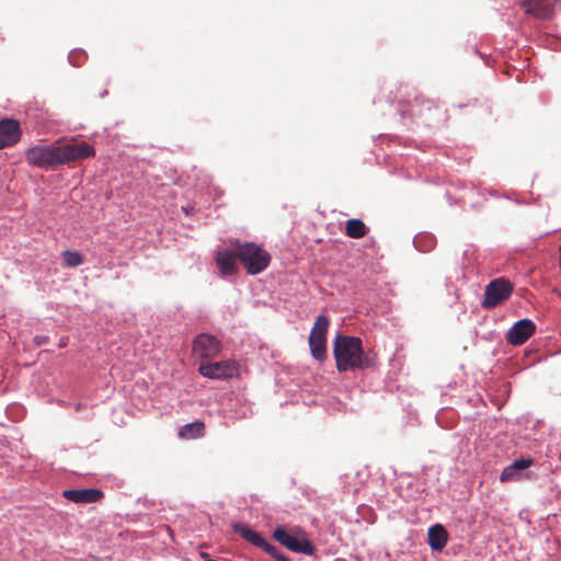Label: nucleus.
Masks as SVG:
<instances>
[{"label":"nucleus","mask_w":561,"mask_h":561,"mask_svg":"<svg viewBox=\"0 0 561 561\" xmlns=\"http://www.w3.org/2000/svg\"><path fill=\"white\" fill-rule=\"evenodd\" d=\"M514 289V285L505 277L491 280L484 289V299L481 302L483 309H493L506 301Z\"/></svg>","instance_id":"nucleus-4"},{"label":"nucleus","mask_w":561,"mask_h":561,"mask_svg":"<svg viewBox=\"0 0 561 561\" xmlns=\"http://www.w3.org/2000/svg\"><path fill=\"white\" fill-rule=\"evenodd\" d=\"M205 434V424L201 421L188 423L180 428L179 436L183 439H194L203 437Z\"/></svg>","instance_id":"nucleus-20"},{"label":"nucleus","mask_w":561,"mask_h":561,"mask_svg":"<svg viewBox=\"0 0 561 561\" xmlns=\"http://www.w3.org/2000/svg\"><path fill=\"white\" fill-rule=\"evenodd\" d=\"M62 496L73 503L90 504L102 500L104 493L100 489L65 490Z\"/></svg>","instance_id":"nucleus-13"},{"label":"nucleus","mask_w":561,"mask_h":561,"mask_svg":"<svg viewBox=\"0 0 561 561\" xmlns=\"http://www.w3.org/2000/svg\"><path fill=\"white\" fill-rule=\"evenodd\" d=\"M198 371L210 379H228L238 374V365L233 360L206 363L199 366Z\"/></svg>","instance_id":"nucleus-7"},{"label":"nucleus","mask_w":561,"mask_h":561,"mask_svg":"<svg viewBox=\"0 0 561 561\" xmlns=\"http://www.w3.org/2000/svg\"><path fill=\"white\" fill-rule=\"evenodd\" d=\"M265 552H267L271 557L275 558L278 561H289V559L278 551V549L275 546H272L271 543H266V546L263 548Z\"/></svg>","instance_id":"nucleus-22"},{"label":"nucleus","mask_w":561,"mask_h":561,"mask_svg":"<svg viewBox=\"0 0 561 561\" xmlns=\"http://www.w3.org/2000/svg\"><path fill=\"white\" fill-rule=\"evenodd\" d=\"M333 356L339 373L365 370L376 364L375 354L364 351L362 339L341 333L333 340Z\"/></svg>","instance_id":"nucleus-1"},{"label":"nucleus","mask_w":561,"mask_h":561,"mask_svg":"<svg viewBox=\"0 0 561 561\" xmlns=\"http://www.w3.org/2000/svg\"><path fill=\"white\" fill-rule=\"evenodd\" d=\"M236 255L250 275L263 272L271 262L268 252L253 242H237Z\"/></svg>","instance_id":"nucleus-2"},{"label":"nucleus","mask_w":561,"mask_h":561,"mask_svg":"<svg viewBox=\"0 0 561 561\" xmlns=\"http://www.w3.org/2000/svg\"><path fill=\"white\" fill-rule=\"evenodd\" d=\"M536 331L535 323L529 319L517 321L507 332L506 341L512 345L524 344Z\"/></svg>","instance_id":"nucleus-10"},{"label":"nucleus","mask_w":561,"mask_h":561,"mask_svg":"<svg viewBox=\"0 0 561 561\" xmlns=\"http://www.w3.org/2000/svg\"><path fill=\"white\" fill-rule=\"evenodd\" d=\"M520 5L527 14L538 19H548L552 14L553 0H523Z\"/></svg>","instance_id":"nucleus-14"},{"label":"nucleus","mask_w":561,"mask_h":561,"mask_svg":"<svg viewBox=\"0 0 561 561\" xmlns=\"http://www.w3.org/2000/svg\"><path fill=\"white\" fill-rule=\"evenodd\" d=\"M448 540V534L446 529L436 524L428 529V545L435 551H442Z\"/></svg>","instance_id":"nucleus-17"},{"label":"nucleus","mask_w":561,"mask_h":561,"mask_svg":"<svg viewBox=\"0 0 561 561\" xmlns=\"http://www.w3.org/2000/svg\"><path fill=\"white\" fill-rule=\"evenodd\" d=\"M534 465V459L531 457L519 458L514 460L510 466L505 467L500 476L501 482H515L519 481L527 476L524 474V471Z\"/></svg>","instance_id":"nucleus-12"},{"label":"nucleus","mask_w":561,"mask_h":561,"mask_svg":"<svg viewBox=\"0 0 561 561\" xmlns=\"http://www.w3.org/2000/svg\"><path fill=\"white\" fill-rule=\"evenodd\" d=\"M234 533L240 535L244 540L250 542L251 545L263 549L267 541L261 536V534L256 533L255 530L251 529L248 525L242 523H233L231 525Z\"/></svg>","instance_id":"nucleus-15"},{"label":"nucleus","mask_w":561,"mask_h":561,"mask_svg":"<svg viewBox=\"0 0 561 561\" xmlns=\"http://www.w3.org/2000/svg\"><path fill=\"white\" fill-rule=\"evenodd\" d=\"M57 148L59 164H66L95 156L94 148L85 141L61 144L60 140H58Z\"/></svg>","instance_id":"nucleus-6"},{"label":"nucleus","mask_w":561,"mask_h":561,"mask_svg":"<svg viewBox=\"0 0 561 561\" xmlns=\"http://www.w3.org/2000/svg\"><path fill=\"white\" fill-rule=\"evenodd\" d=\"M220 351V341L210 334L202 333L193 342V353L204 359L217 356Z\"/></svg>","instance_id":"nucleus-9"},{"label":"nucleus","mask_w":561,"mask_h":561,"mask_svg":"<svg viewBox=\"0 0 561 561\" xmlns=\"http://www.w3.org/2000/svg\"><path fill=\"white\" fill-rule=\"evenodd\" d=\"M25 159L30 165L48 169L59 164L57 141L53 145H38L25 151Z\"/></svg>","instance_id":"nucleus-5"},{"label":"nucleus","mask_w":561,"mask_h":561,"mask_svg":"<svg viewBox=\"0 0 561 561\" xmlns=\"http://www.w3.org/2000/svg\"><path fill=\"white\" fill-rule=\"evenodd\" d=\"M559 252H560V262H559V266H560V268H561V245H560V248H559Z\"/></svg>","instance_id":"nucleus-23"},{"label":"nucleus","mask_w":561,"mask_h":561,"mask_svg":"<svg viewBox=\"0 0 561 561\" xmlns=\"http://www.w3.org/2000/svg\"><path fill=\"white\" fill-rule=\"evenodd\" d=\"M435 106L436 104L433 100L424 99L421 95H415L412 104L407 108H402L401 112L403 115L422 116L425 111H431Z\"/></svg>","instance_id":"nucleus-16"},{"label":"nucleus","mask_w":561,"mask_h":561,"mask_svg":"<svg viewBox=\"0 0 561 561\" xmlns=\"http://www.w3.org/2000/svg\"><path fill=\"white\" fill-rule=\"evenodd\" d=\"M369 229L360 219H348L345 222V233L347 237L353 239L364 238L368 233Z\"/></svg>","instance_id":"nucleus-19"},{"label":"nucleus","mask_w":561,"mask_h":561,"mask_svg":"<svg viewBox=\"0 0 561 561\" xmlns=\"http://www.w3.org/2000/svg\"><path fill=\"white\" fill-rule=\"evenodd\" d=\"M329 318L320 314L311 328L308 343L311 355L314 359L323 362L327 359V334L329 330Z\"/></svg>","instance_id":"nucleus-3"},{"label":"nucleus","mask_w":561,"mask_h":561,"mask_svg":"<svg viewBox=\"0 0 561 561\" xmlns=\"http://www.w3.org/2000/svg\"><path fill=\"white\" fill-rule=\"evenodd\" d=\"M21 134L18 121L10 118L0 121V149L16 145L21 139Z\"/></svg>","instance_id":"nucleus-11"},{"label":"nucleus","mask_w":561,"mask_h":561,"mask_svg":"<svg viewBox=\"0 0 561 561\" xmlns=\"http://www.w3.org/2000/svg\"><path fill=\"white\" fill-rule=\"evenodd\" d=\"M64 263L68 267H77L83 263V256L77 252L71 250H65L62 252Z\"/></svg>","instance_id":"nucleus-21"},{"label":"nucleus","mask_w":561,"mask_h":561,"mask_svg":"<svg viewBox=\"0 0 561 561\" xmlns=\"http://www.w3.org/2000/svg\"><path fill=\"white\" fill-rule=\"evenodd\" d=\"M273 537L280 545L285 546L287 549L298 552L305 553L307 556H313L316 552V548L310 540L307 539H298L291 535H289L284 528L278 527L274 530Z\"/></svg>","instance_id":"nucleus-8"},{"label":"nucleus","mask_w":561,"mask_h":561,"mask_svg":"<svg viewBox=\"0 0 561 561\" xmlns=\"http://www.w3.org/2000/svg\"><path fill=\"white\" fill-rule=\"evenodd\" d=\"M217 264L219 270L225 275H232L237 272L236 249L233 251H222L217 254Z\"/></svg>","instance_id":"nucleus-18"}]
</instances>
